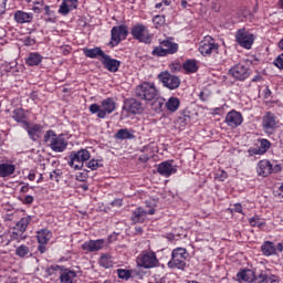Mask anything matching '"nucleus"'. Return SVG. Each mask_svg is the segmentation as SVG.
I'll list each match as a JSON object with an SVG mask.
<instances>
[{"instance_id":"obj_46","label":"nucleus","mask_w":283,"mask_h":283,"mask_svg":"<svg viewBox=\"0 0 283 283\" xmlns=\"http://www.w3.org/2000/svg\"><path fill=\"white\" fill-rule=\"evenodd\" d=\"M87 167H88V169H91L92 171H96V169H98V167H101V165L98 164V160H96V159H91V160L87 163Z\"/></svg>"},{"instance_id":"obj_60","label":"nucleus","mask_w":283,"mask_h":283,"mask_svg":"<svg viewBox=\"0 0 283 283\" xmlns=\"http://www.w3.org/2000/svg\"><path fill=\"white\" fill-rule=\"evenodd\" d=\"M6 36V30L0 28V45H3V38Z\"/></svg>"},{"instance_id":"obj_58","label":"nucleus","mask_w":283,"mask_h":283,"mask_svg":"<svg viewBox=\"0 0 283 283\" xmlns=\"http://www.w3.org/2000/svg\"><path fill=\"white\" fill-rule=\"evenodd\" d=\"M138 160L139 163H147L149 160V155H142Z\"/></svg>"},{"instance_id":"obj_30","label":"nucleus","mask_w":283,"mask_h":283,"mask_svg":"<svg viewBox=\"0 0 283 283\" xmlns=\"http://www.w3.org/2000/svg\"><path fill=\"white\" fill-rule=\"evenodd\" d=\"M30 222H32V217L27 216L24 218H21L13 228V231H21V233H25L28 231V227L30 226Z\"/></svg>"},{"instance_id":"obj_6","label":"nucleus","mask_w":283,"mask_h":283,"mask_svg":"<svg viewBox=\"0 0 283 283\" xmlns=\"http://www.w3.org/2000/svg\"><path fill=\"white\" fill-rule=\"evenodd\" d=\"M92 158L90 150L87 149H80L77 151H72L70 155L69 165L72 169L78 170L83 169L84 163H87Z\"/></svg>"},{"instance_id":"obj_11","label":"nucleus","mask_w":283,"mask_h":283,"mask_svg":"<svg viewBox=\"0 0 283 283\" xmlns=\"http://www.w3.org/2000/svg\"><path fill=\"white\" fill-rule=\"evenodd\" d=\"M235 41L244 50H251L255 41V35L247 31V29H240L235 33Z\"/></svg>"},{"instance_id":"obj_19","label":"nucleus","mask_w":283,"mask_h":283,"mask_svg":"<svg viewBox=\"0 0 283 283\" xmlns=\"http://www.w3.org/2000/svg\"><path fill=\"white\" fill-rule=\"evenodd\" d=\"M171 160L163 161L157 167V174L159 176H163L164 178H169V176H172V174H176L178 171V168L171 164Z\"/></svg>"},{"instance_id":"obj_15","label":"nucleus","mask_w":283,"mask_h":283,"mask_svg":"<svg viewBox=\"0 0 283 283\" xmlns=\"http://www.w3.org/2000/svg\"><path fill=\"white\" fill-rule=\"evenodd\" d=\"M154 213H156L154 208L145 210V208L138 207L133 211L130 220L133 224H143L147 220V216H154Z\"/></svg>"},{"instance_id":"obj_14","label":"nucleus","mask_w":283,"mask_h":283,"mask_svg":"<svg viewBox=\"0 0 283 283\" xmlns=\"http://www.w3.org/2000/svg\"><path fill=\"white\" fill-rule=\"evenodd\" d=\"M158 78L161 81L164 87L168 90H178L180 87V77L171 75L169 72L160 73Z\"/></svg>"},{"instance_id":"obj_17","label":"nucleus","mask_w":283,"mask_h":283,"mask_svg":"<svg viewBox=\"0 0 283 283\" xmlns=\"http://www.w3.org/2000/svg\"><path fill=\"white\" fill-rule=\"evenodd\" d=\"M36 240L39 243L38 251L39 253L43 254L45 253V251H48V248L45 247V244H48L50 240H52V232L48 229H42L38 231Z\"/></svg>"},{"instance_id":"obj_25","label":"nucleus","mask_w":283,"mask_h":283,"mask_svg":"<svg viewBox=\"0 0 283 283\" xmlns=\"http://www.w3.org/2000/svg\"><path fill=\"white\" fill-rule=\"evenodd\" d=\"M34 20V14L32 13H28L21 10L15 11L14 13V21L15 23H32V21Z\"/></svg>"},{"instance_id":"obj_37","label":"nucleus","mask_w":283,"mask_h":283,"mask_svg":"<svg viewBox=\"0 0 283 283\" xmlns=\"http://www.w3.org/2000/svg\"><path fill=\"white\" fill-rule=\"evenodd\" d=\"M99 264L103 269H112L114 266V262L112 261V256L109 254H102L99 258Z\"/></svg>"},{"instance_id":"obj_54","label":"nucleus","mask_w":283,"mask_h":283,"mask_svg":"<svg viewBox=\"0 0 283 283\" xmlns=\"http://www.w3.org/2000/svg\"><path fill=\"white\" fill-rule=\"evenodd\" d=\"M233 211H235V213H242V205L234 203Z\"/></svg>"},{"instance_id":"obj_61","label":"nucleus","mask_w":283,"mask_h":283,"mask_svg":"<svg viewBox=\"0 0 283 283\" xmlns=\"http://www.w3.org/2000/svg\"><path fill=\"white\" fill-rule=\"evenodd\" d=\"M30 98L32 101H38L39 99V95L36 94V92H33V93H31Z\"/></svg>"},{"instance_id":"obj_31","label":"nucleus","mask_w":283,"mask_h":283,"mask_svg":"<svg viewBox=\"0 0 283 283\" xmlns=\"http://www.w3.org/2000/svg\"><path fill=\"white\" fill-rule=\"evenodd\" d=\"M12 118L15 120V123L28 125V116L25 115V111L23 108H15L12 112Z\"/></svg>"},{"instance_id":"obj_4","label":"nucleus","mask_w":283,"mask_h":283,"mask_svg":"<svg viewBox=\"0 0 283 283\" xmlns=\"http://www.w3.org/2000/svg\"><path fill=\"white\" fill-rule=\"evenodd\" d=\"M135 96L140 101H154L158 97V90L154 83L143 82L136 86Z\"/></svg>"},{"instance_id":"obj_34","label":"nucleus","mask_w":283,"mask_h":283,"mask_svg":"<svg viewBox=\"0 0 283 283\" xmlns=\"http://www.w3.org/2000/svg\"><path fill=\"white\" fill-rule=\"evenodd\" d=\"M186 74H196L198 72V62L196 60H188L182 65Z\"/></svg>"},{"instance_id":"obj_33","label":"nucleus","mask_w":283,"mask_h":283,"mask_svg":"<svg viewBox=\"0 0 283 283\" xmlns=\"http://www.w3.org/2000/svg\"><path fill=\"white\" fill-rule=\"evenodd\" d=\"M17 167L12 164H0V178H8L14 174Z\"/></svg>"},{"instance_id":"obj_12","label":"nucleus","mask_w":283,"mask_h":283,"mask_svg":"<svg viewBox=\"0 0 283 283\" xmlns=\"http://www.w3.org/2000/svg\"><path fill=\"white\" fill-rule=\"evenodd\" d=\"M229 74L235 81H247L251 76V69L245 64L239 63L229 70Z\"/></svg>"},{"instance_id":"obj_42","label":"nucleus","mask_w":283,"mask_h":283,"mask_svg":"<svg viewBox=\"0 0 283 283\" xmlns=\"http://www.w3.org/2000/svg\"><path fill=\"white\" fill-rule=\"evenodd\" d=\"M249 223L252 227H258L259 229L264 227V221H262V219H260V217H258V216H254V217L250 218Z\"/></svg>"},{"instance_id":"obj_21","label":"nucleus","mask_w":283,"mask_h":283,"mask_svg":"<svg viewBox=\"0 0 283 283\" xmlns=\"http://www.w3.org/2000/svg\"><path fill=\"white\" fill-rule=\"evenodd\" d=\"M101 63L108 72L116 73L118 72V70H120V61L112 59V56L107 54H105L104 57L101 59Z\"/></svg>"},{"instance_id":"obj_55","label":"nucleus","mask_w":283,"mask_h":283,"mask_svg":"<svg viewBox=\"0 0 283 283\" xmlns=\"http://www.w3.org/2000/svg\"><path fill=\"white\" fill-rule=\"evenodd\" d=\"M6 14V1L0 2V17Z\"/></svg>"},{"instance_id":"obj_62","label":"nucleus","mask_w":283,"mask_h":283,"mask_svg":"<svg viewBox=\"0 0 283 283\" xmlns=\"http://www.w3.org/2000/svg\"><path fill=\"white\" fill-rule=\"evenodd\" d=\"M261 80H262V76L255 75V76L252 78V83H258V81H261Z\"/></svg>"},{"instance_id":"obj_27","label":"nucleus","mask_w":283,"mask_h":283,"mask_svg":"<svg viewBox=\"0 0 283 283\" xmlns=\"http://www.w3.org/2000/svg\"><path fill=\"white\" fill-rule=\"evenodd\" d=\"M261 251H262L263 255L271 256V255H277V251H280V250L277 249V244L275 245V243H273L271 241H265L261 245Z\"/></svg>"},{"instance_id":"obj_38","label":"nucleus","mask_w":283,"mask_h":283,"mask_svg":"<svg viewBox=\"0 0 283 283\" xmlns=\"http://www.w3.org/2000/svg\"><path fill=\"white\" fill-rule=\"evenodd\" d=\"M259 151H261V154L264 156V154L271 149V142H269V139L262 138L259 140Z\"/></svg>"},{"instance_id":"obj_40","label":"nucleus","mask_w":283,"mask_h":283,"mask_svg":"<svg viewBox=\"0 0 283 283\" xmlns=\"http://www.w3.org/2000/svg\"><path fill=\"white\" fill-rule=\"evenodd\" d=\"M30 253V248L25 244H22L15 249V255L18 258H25V255H29Z\"/></svg>"},{"instance_id":"obj_36","label":"nucleus","mask_w":283,"mask_h":283,"mask_svg":"<svg viewBox=\"0 0 283 283\" xmlns=\"http://www.w3.org/2000/svg\"><path fill=\"white\" fill-rule=\"evenodd\" d=\"M166 107L168 112H178V107H180V99L178 97H170L166 103Z\"/></svg>"},{"instance_id":"obj_13","label":"nucleus","mask_w":283,"mask_h":283,"mask_svg":"<svg viewBox=\"0 0 283 283\" xmlns=\"http://www.w3.org/2000/svg\"><path fill=\"white\" fill-rule=\"evenodd\" d=\"M218 43L210 35H206L200 42L199 52L202 56H209L212 52H218Z\"/></svg>"},{"instance_id":"obj_35","label":"nucleus","mask_w":283,"mask_h":283,"mask_svg":"<svg viewBox=\"0 0 283 283\" xmlns=\"http://www.w3.org/2000/svg\"><path fill=\"white\" fill-rule=\"evenodd\" d=\"M160 45H163V48H165L166 52H168V54H176V52H178V43L176 42H171L169 40H164L160 42Z\"/></svg>"},{"instance_id":"obj_47","label":"nucleus","mask_w":283,"mask_h":283,"mask_svg":"<svg viewBox=\"0 0 283 283\" xmlns=\"http://www.w3.org/2000/svg\"><path fill=\"white\" fill-rule=\"evenodd\" d=\"M61 170L55 169L52 172H50V180H54L55 182H59V178H61Z\"/></svg>"},{"instance_id":"obj_63","label":"nucleus","mask_w":283,"mask_h":283,"mask_svg":"<svg viewBox=\"0 0 283 283\" xmlns=\"http://www.w3.org/2000/svg\"><path fill=\"white\" fill-rule=\"evenodd\" d=\"M28 178H29V180H34L36 178V174L30 172Z\"/></svg>"},{"instance_id":"obj_64","label":"nucleus","mask_w":283,"mask_h":283,"mask_svg":"<svg viewBox=\"0 0 283 283\" xmlns=\"http://www.w3.org/2000/svg\"><path fill=\"white\" fill-rule=\"evenodd\" d=\"M226 178H227V172H226V171H222V172H221V180H226Z\"/></svg>"},{"instance_id":"obj_50","label":"nucleus","mask_w":283,"mask_h":283,"mask_svg":"<svg viewBox=\"0 0 283 283\" xmlns=\"http://www.w3.org/2000/svg\"><path fill=\"white\" fill-rule=\"evenodd\" d=\"M181 69H182V66L180 65V63H172L170 65L171 72H180Z\"/></svg>"},{"instance_id":"obj_51","label":"nucleus","mask_w":283,"mask_h":283,"mask_svg":"<svg viewBox=\"0 0 283 283\" xmlns=\"http://www.w3.org/2000/svg\"><path fill=\"white\" fill-rule=\"evenodd\" d=\"M34 202V197L28 195L24 197L23 205H32Z\"/></svg>"},{"instance_id":"obj_1","label":"nucleus","mask_w":283,"mask_h":283,"mask_svg":"<svg viewBox=\"0 0 283 283\" xmlns=\"http://www.w3.org/2000/svg\"><path fill=\"white\" fill-rule=\"evenodd\" d=\"M44 143L52 149L61 154L67 149V140L63 137V134L57 135L54 130L50 129L44 134Z\"/></svg>"},{"instance_id":"obj_5","label":"nucleus","mask_w":283,"mask_h":283,"mask_svg":"<svg viewBox=\"0 0 283 283\" xmlns=\"http://www.w3.org/2000/svg\"><path fill=\"white\" fill-rule=\"evenodd\" d=\"M54 271H60L59 280L61 283H76L78 273L72 269H67L64 265H51L48 269L49 275H53Z\"/></svg>"},{"instance_id":"obj_2","label":"nucleus","mask_w":283,"mask_h":283,"mask_svg":"<svg viewBox=\"0 0 283 283\" xmlns=\"http://www.w3.org/2000/svg\"><path fill=\"white\" fill-rule=\"evenodd\" d=\"M91 114H97V118H106L116 109V102L112 97L103 99L101 105L92 104L90 106Z\"/></svg>"},{"instance_id":"obj_22","label":"nucleus","mask_w":283,"mask_h":283,"mask_svg":"<svg viewBox=\"0 0 283 283\" xmlns=\"http://www.w3.org/2000/svg\"><path fill=\"white\" fill-rule=\"evenodd\" d=\"M262 125L264 132L269 134V132H273L275 127H277V117H275V114L268 112L262 119Z\"/></svg>"},{"instance_id":"obj_45","label":"nucleus","mask_w":283,"mask_h":283,"mask_svg":"<svg viewBox=\"0 0 283 283\" xmlns=\"http://www.w3.org/2000/svg\"><path fill=\"white\" fill-rule=\"evenodd\" d=\"M165 15H155L153 18V23L156 28H160L163 25H165Z\"/></svg>"},{"instance_id":"obj_41","label":"nucleus","mask_w":283,"mask_h":283,"mask_svg":"<svg viewBox=\"0 0 283 283\" xmlns=\"http://www.w3.org/2000/svg\"><path fill=\"white\" fill-rule=\"evenodd\" d=\"M24 232H21L20 230H14L11 232L10 235V242H13L14 240L17 242H21V240H25V235H23Z\"/></svg>"},{"instance_id":"obj_7","label":"nucleus","mask_w":283,"mask_h":283,"mask_svg":"<svg viewBox=\"0 0 283 283\" xmlns=\"http://www.w3.org/2000/svg\"><path fill=\"white\" fill-rule=\"evenodd\" d=\"M282 166L280 164L272 165L271 160L262 159L256 165V174L261 178H269L271 174H280Z\"/></svg>"},{"instance_id":"obj_3","label":"nucleus","mask_w":283,"mask_h":283,"mask_svg":"<svg viewBox=\"0 0 283 283\" xmlns=\"http://www.w3.org/2000/svg\"><path fill=\"white\" fill-rule=\"evenodd\" d=\"M189 258V253L185 248L174 249L171 252V260L168 262L169 269H179L180 271H185L187 269V259Z\"/></svg>"},{"instance_id":"obj_18","label":"nucleus","mask_w":283,"mask_h":283,"mask_svg":"<svg viewBox=\"0 0 283 283\" xmlns=\"http://www.w3.org/2000/svg\"><path fill=\"white\" fill-rule=\"evenodd\" d=\"M243 122L244 118L242 117V114L234 109L230 111L226 116V123L228 127H232L233 129H235V127H240Z\"/></svg>"},{"instance_id":"obj_24","label":"nucleus","mask_w":283,"mask_h":283,"mask_svg":"<svg viewBox=\"0 0 283 283\" xmlns=\"http://www.w3.org/2000/svg\"><path fill=\"white\" fill-rule=\"evenodd\" d=\"M124 109H127L130 114H140L143 104L136 98H128L124 102Z\"/></svg>"},{"instance_id":"obj_26","label":"nucleus","mask_w":283,"mask_h":283,"mask_svg":"<svg viewBox=\"0 0 283 283\" xmlns=\"http://www.w3.org/2000/svg\"><path fill=\"white\" fill-rule=\"evenodd\" d=\"M254 279L255 272H253L252 270H241L239 273H237L238 282L254 283Z\"/></svg>"},{"instance_id":"obj_53","label":"nucleus","mask_w":283,"mask_h":283,"mask_svg":"<svg viewBox=\"0 0 283 283\" xmlns=\"http://www.w3.org/2000/svg\"><path fill=\"white\" fill-rule=\"evenodd\" d=\"M34 43H36V41L30 36L24 39V45H34Z\"/></svg>"},{"instance_id":"obj_49","label":"nucleus","mask_w":283,"mask_h":283,"mask_svg":"<svg viewBox=\"0 0 283 283\" xmlns=\"http://www.w3.org/2000/svg\"><path fill=\"white\" fill-rule=\"evenodd\" d=\"M248 154L249 156H263L260 148H250Z\"/></svg>"},{"instance_id":"obj_8","label":"nucleus","mask_w":283,"mask_h":283,"mask_svg":"<svg viewBox=\"0 0 283 283\" xmlns=\"http://www.w3.org/2000/svg\"><path fill=\"white\" fill-rule=\"evenodd\" d=\"M137 266L139 269H155L158 266L159 261L156 256V252L153 251H143L136 259Z\"/></svg>"},{"instance_id":"obj_9","label":"nucleus","mask_w":283,"mask_h":283,"mask_svg":"<svg viewBox=\"0 0 283 283\" xmlns=\"http://www.w3.org/2000/svg\"><path fill=\"white\" fill-rule=\"evenodd\" d=\"M129 35V28L125 24L113 27L111 30V42L112 48H116L120 41H125Z\"/></svg>"},{"instance_id":"obj_56","label":"nucleus","mask_w":283,"mask_h":283,"mask_svg":"<svg viewBox=\"0 0 283 283\" xmlns=\"http://www.w3.org/2000/svg\"><path fill=\"white\" fill-rule=\"evenodd\" d=\"M189 1L191 0H181V8L187 10V8H191V4H189Z\"/></svg>"},{"instance_id":"obj_20","label":"nucleus","mask_w":283,"mask_h":283,"mask_svg":"<svg viewBox=\"0 0 283 283\" xmlns=\"http://www.w3.org/2000/svg\"><path fill=\"white\" fill-rule=\"evenodd\" d=\"M25 132L31 140L36 143L39 138H41V134H43V126L41 124H25Z\"/></svg>"},{"instance_id":"obj_23","label":"nucleus","mask_w":283,"mask_h":283,"mask_svg":"<svg viewBox=\"0 0 283 283\" xmlns=\"http://www.w3.org/2000/svg\"><path fill=\"white\" fill-rule=\"evenodd\" d=\"M105 245V240L98 239V240H90L82 244L83 251H87L88 253H94L96 251H101L103 247Z\"/></svg>"},{"instance_id":"obj_59","label":"nucleus","mask_w":283,"mask_h":283,"mask_svg":"<svg viewBox=\"0 0 283 283\" xmlns=\"http://www.w3.org/2000/svg\"><path fill=\"white\" fill-rule=\"evenodd\" d=\"M21 193H28L30 191V185H23L20 189Z\"/></svg>"},{"instance_id":"obj_29","label":"nucleus","mask_w":283,"mask_h":283,"mask_svg":"<svg viewBox=\"0 0 283 283\" xmlns=\"http://www.w3.org/2000/svg\"><path fill=\"white\" fill-rule=\"evenodd\" d=\"M116 140H134L136 136H134V130L128 129V128H122L117 130L115 134Z\"/></svg>"},{"instance_id":"obj_52","label":"nucleus","mask_w":283,"mask_h":283,"mask_svg":"<svg viewBox=\"0 0 283 283\" xmlns=\"http://www.w3.org/2000/svg\"><path fill=\"white\" fill-rule=\"evenodd\" d=\"M112 207H123V199H115L111 202Z\"/></svg>"},{"instance_id":"obj_16","label":"nucleus","mask_w":283,"mask_h":283,"mask_svg":"<svg viewBox=\"0 0 283 283\" xmlns=\"http://www.w3.org/2000/svg\"><path fill=\"white\" fill-rule=\"evenodd\" d=\"M280 283V276L273 274L269 269L260 270L254 273V283Z\"/></svg>"},{"instance_id":"obj_44","label":"nucleus","mask_w":283,"mask_h":283,"mask_svg":"<svg viewBox=\"0 0 283 283\" xmlns=\"http://www.w3.org/2000/svg\"><path fill=\"white\" fill-rule=\"evenodd\" d=\"M153 56H167L169 53L163 46H156L153 52Z\"/></svg>"},{"instance_id":"obj_48","label":"nucleus","mask_w":283,"mask_h":283,"mask_svg":"<svg viewBox=\"0 0 283 283\" xmlns=\"http://www.w3.org/2000/svg\"><path fill=\"white\" fill-rule=\"evenodd\" d=\"M273 64L275 65V67H277L279 70H283V53L280 54L273 62Z\"/></svg>"},{"instance_id":"obj_32","label":"nucleus","mask_w":283,"mask_h":283,"mask_svg":"<svg viewBox=\"0 0 283 283\" xmlns=\"http://www.w3.org/2000/svg\"><path fill=\"white\" fill-rule=\"evenodd\" d=\"M41 61H43V56H41L39 52L29 53V55L25 59V63L30 67H34V65H40Z\"/></svg>"},{"instance_id":"obj_43","label":"nucleus","mask_w":283,"mask_h":283,"mask_svg":"<svg viewBox=\"0 0 283 283\" xmlns=\"http://www.w3.org/2000/svg\"><path fill=\"white\" fill-rule=\"evenodd\" d=\"M59 13L62 14L63 17H67V14H70V6L67 4L66 0H62Z\"/></svg>"},{"instance_id":"obj_28","label":"nucleus","mask_w":283,"mask_h":283,"mask_svg":"<svg viewBox=\"0 0 283 283\" xmlns=\"http://www.w3.org/2000/svg\"><path fill=\"white\" fill-rule=\"evenodd\" d=\"M83 54L84 56H86V59H98V56L104 59L105 56V52H103V49H101L99 46H95L94 49L84 48Z\"/></svg>"},{"instance_id":"obj_57","label":"nucleus","mask_w":283,"mask_h":283,"mask_svg":"<svg viewBox=\"0 0 283 283\" xmlns=\"http://www.w3.org/2000/svg\"><path fill=\"white\" fill-rule=\"evenodd\" d=\"M44 12L46 17H52L54 14V11L50 10V6L44 7Z\"/></svg>"},{"instance_id":"obj_10","label":"nucleus","mask_w":283,"mask_h":283,"mask_svg":"<svg viewBox=\"0 0 283 283\" xmlns=\"http://www.w3.org/2000/svg\"><path fill=\"white\" fill-rule=\"evenodd\" d=\"M130 34L133 39L139 41V43H151V34H149V30L145 27V24L137 23L130 29Z\"/></svg>"},{"instance_id":"obj_39","label":"nucleus","mask_w":283,"mask_h":283,"mask_svg":"<svg viewBox=\"0 0 283 283\" xmlns=\"http://www.w3.org/2000/svg\"><path fill=\"white\" fill-rule=\"evenodd\" d=\"M132 270L117 269V276L119 280H125L127 282L132 277Z\"/></svg>"}]
</instances>
